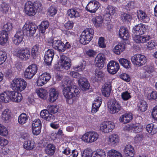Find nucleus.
I'll return each mask as SVG.
<instances>
[{
  "mask_svg": "<svg viewBox=\"0 0 157 157\" xmlns=\"http://www.w3.org/2000/svg\"><path fill=\"white\" fill-rule=\"evenodd\" d=\"M8 39V33L5 31H2L0 36V44L4 45Z\"/></svg>",
  "mask_w": 157,
  "mask_h": 157,
  "instance_id": "obj_38",
  "label": "nucleus"
},
{
  "mask_svg": "<svg viewBox=\"0 0 157 157\" xmlns=\"http://www.w3.org/2000/svg\"><path fill=\"white\" fill-rule=\"evenodd\" d=\"M49 26V24L48 21H43L39 25V30L40 32L42 33H44Z\"/></svg>",
  "mask_w": 157,
  "mask_h": 157,
  "instance_id": "obj_36",
  "label": "nucleus"
},
{
  "mask_svg": "<svg viewBox=\"0 0 157 157\" xmlns=\"http://www.w3.org/2000/svg\"><path fill=\"white\" fill-rule=\"evenodd\" d=\"M37 28V26L32 23L27 24L26 23L22 29L24 34L29 35L30 36H33L35 33Z\"/></svg>",
  "mask_w": 157,
  "mask_h": 157,
  "instance_id": "obj_5",
  "label": "nucleus"
},
{
  "mask_svg": "<svg viewBox=\"0 0 157 157\" xmlns=\"http://www.w3.org/2000/svg\"><path fill=\"white\" fill-rule=\"evenodd\" d=\"M120 16L121 20L123 22H130L132 19V16L126 13H121Z\"/></svg>",
  "mask_w": 157,
  "mask_h": 157,
  "instance_id": "obj_41",
  "label": "nucleus"
},
{
  "mask_svg": "<svg viewBox=\"0 0 157 157\" xmlns=\"http://www.w3.org/2000/svg\"><path fill=\"white\" fill-rule=\"evenodd\" d=\"M12 28V24L10 22H7L3 26V30L2 31L7 32L10 31Z\"/></svg>",
  "mask_w": 157,
  "mask_h": 157,
  "instance_id": "obj_56",
  "label": "nucleus"
},
{
  "mask_svg": "<svg viewBox=\"0 0 157 157\" xmlns=\"http://www.w3.org/2000/svg\"><path fill=\"white\" fill-rule=\"evenodd\" d=\"M24 147L26 149L31 150L35 147L34 142L33 141L28 140L25 141L23 144Z\"/></svg>",
  "mask_w": 157,
  "mask_h": 157,
  "instance_id": "obj_40",
  "label": "nucleus"
},
{
  "mask_svg": "<svg viewBox=\"0 0 157 157\" xmlns=\"http://www.w3.org/2000/svg\"><path fill=\"white\" fill-rule=\"evenodd\" d=\"M41 128L39 127H32V132L33 135L36 136L39 135L40 133Z\"/></svg>",
  "mask_w": 157,
  "mask_h": 157,
  "instance_id": "obj_63",
  "label": "nucleus"
},
{
  "mask_svg": "<svg viewBox=\"0 0 157 157\" xmlns=\"http://www.w3.org/2000/svg\"><path fill=\"white\" fill-rule=\"evenodd\" d=\"M92 21L96 27H99L102 25L103 19L101 16L98 15L93 17Z\"/></svg>",
  "mask_w": 157,
  "mask_h": 157,
  "instance_id": "obj_30",
  "label": "nucleus"
},
{
  "mask_svg": "<svg viewBox=\"0 0 157 157\" xmlns=\"http://www.w3.org/2000/svg\"><path fill=\"white\" fill-rule=\"evenodd\" d=\"M60 64L58 70L63 71L64 69L68 70L71 66V61L69 58L64 55L60 56Z\"/></svg>",
  "mask_w": 157,
  "mask_h": 157,
  "instance_id": "obj_7",
  "label": "nucleus"
},
{
  "mask_svg": "<svg viewBox=\"0 0 157 157\" xmlns=\"http://www.w3.org/2000/svg\"><path fill=\"white\" fill-rule=\"evenodd\" d=\"M9 6L5 2H3L0 6V10L3 13H6L9 10Z\"/></svg>",
  "mask_w": 157,
  "mask_h": 157,
  "instance_id": "obj_55",
  "label": "nucleus"
},
{
  "mask_svg": "<svg viewBox=\"0 0 157 157\" xmlns=\"http://www.w3.org/2000/svg\"><path fill=\"white\" fill-rule=\"evenodd\" d=\"M17 57L22 59L27 60L29 59L31 56V52L30 50L25 48L18 50L17 52Z\"/></svg>",
  "mask_w": 157,
  "mask_h": 157,
  "instance_id": "obj_11",
  "label": "nucleus"
},
{
  "mask_svg": "<svg viewBox=\"0 0 157 157\" xmlns=\"http://www.w3.org/2000/svg\"><path fill=\"white\" fill-rule=\"evenodd\" d=\"M99 2L96 1H90L86 7L87 11L91 13H95L100 7Z\"/></svg>",
  "mask_w": 157,
  "mask_h": 157,
  "instance_id": "obj_12",
  "label": "nucleus"
},
{
  "mask_svg": "<svg viewBox=\"0 0 157 157\" xmlns=\"http://www.w3.org/2000/svg\"><path fill=\"white\" fill-rule=\"evenodd\" d=\"M27 86V82L21 78L14 79L11 84L10 87L15 91H21L25 90Z\"/></svg>",
  "mask_w": 157,
  "mask_h": 157,
  "instance_id": "obj_4",
  "label": "nucleus"
},
{
  "mask_svg": "<svg viewBox=\"0 0 157 157\" xmlns=\"http://www.w3.org/2000/svg\"><path fill=\"white\" fill-rule=\"evenodd\" d=\"M55 149V147L54 144H49L45 148V151L47 154L52 155L54 153Z\"/></svg>",
  "mask_w": 157,
  "mask_h": 157,
  "instance_id": "obj_37",
  "label": "nucleus"
},
{
  "mask_svg": "<svg viewBox=\"0 0 157 157\" xmlns=\"http://www.w3.org/2000/svg\"><path fill=\"white\" fill-rule=\"evenodd\" d=\"M93 29L91 28L86 29L82 32L79 37L80 42L82 44L86 45L92 40L94 36Z\"/></svg>",
  "mask_w": 157,
  "mask_h": 157,
  "instance_id": "obj_3",
  "label": "nucleus"
},
{
  "mask_svg": "<svg viewBox=\"0 0 157 157\" xmlns=\"http://www.w3.org/2000/svg\"><path fill=\"white\" fill-rule=\"evenodd\" d=\"M119 140V137L117 134H113L109 137V142L112 145H115L118 143Z\"/></svg>",
  "mask_w": 157,
  "mask_h": 157,
  "instance_id": "obj_32",
  "label": "nucleus"
},
{
  "mask_svg": "<svg viewBox=\"0 0 157 157\" xmlns=\"http://www.w3.org/2000/svg\"><path fill=\"white\" fill-rule=\"evenodd\" d=\"M2 119L5 123H8L11 118V113L8 109H5L2 114Z\"/></svg>",
  "mask_w": 157,
  "mask_h": 157,
  "instance_id": "obj_23",
  "label": "nucleus"
},
{
  "mask_svg": "<svg viewBox=\"0 0 157 157\" xmlns=\"http://www.w3.org/2000/svg\"><path fill=\"white\" fill-rule=\"evenodd\" d=\"M107 157H122L120 152L114 149L109 150L107 153Z\"/></svg>",
  "mask_w": 157,
  "mask_h": 157,
  "instance_id": "obj_39",
  "label": "nucleus"
},
{
  "mask_svg": "<svg viewBox=\"0 0 157 157\" xmlns=\"http://www.w3.org/2000/svg\"><path fill=\"white\" fill-rule=\"evenodd\" d=\"M67 13L68 16L71 18L77 17L80 16V14L76 10L71 9L69 10Z\"/></svg>",
  "mask_w": 157,
  "mask_h": 157,
  "instance_id": "obj_42",
  "label": "nucleus"
},
{
  "mask_svg": "<svg viewBox=\"0 0 157 157\" xmlns=\"http://www.w3.org/2000/svg\"><path fill=\"white\" fill-rule=\"evenodd\" d=\"M17 91H11V100L13 101L18 102L20 101L22 99L21 94H19L17 92H16Z\"/></svg>",
  "mask_w": 157,
  "mask_h": 157,
  "instance_id": "obj_35",
  "label": "nucleus"
},
{
  "mask_svg": "<svg viewBox=\"0 0 157 157\" xmlns=\"http://www.w3.org/2000/svg\"><path fill=\"white\" fill-rule=\"evenodd\" d=\"M132 63L138 67L144 65L146 62V59L144 56L140 54L135 55L131 58Z\"/></svg>",
  "mask_w": 157,
  "mask_h": 157,
  "instance_id": "obj_6",
  "label": "nucleus"
},
{
  "mask_svg": "<svg viewBox=\"0 0 157 157\" xmlns=\"http://www.w3.org/2000/svg\"><path fill=\"white\" fill-rule=\"evenodd\" d=\"M135 8V4L134 2H129L125 5V9L127 10L130 11Z\"/></svg>",
  "mask_w": 157,
  "mask_h": 157,
  "instance_id": "obj_58",
  "label": "nucleus"
},
{
  "mask_svg": "<svg viewBox=\"0 0 157 157\" xmlns=\"http://www.w3.org/2000/svg\"><path fill=\"white\" fill-rule=\"evenodd\" d=\"M82 140L85 142L92 143V138H91L90 132L86 133L82 136Z\"/></svg>",
  "mask_w": 157,
  "mask_h": 157,
  "instance_id": "obj_48",
  "label": "nucleus"
},
{
  "mask_svg": "<svg viewBox=\"0 0 157 157\" xmlns=\"http://www.w3.org/2000/svg\"><path fill=\"white\" fill-rule=\"evenodd\" d=\"M108 107L111 113L114 114L118 112L121 109V107L115 99H111L108 103Z\"/></svg>",
  "mask_w": 157,
  "mask_h": 157,
  "instance_id": "obj_9",
  "label": "nucleus"
},
{
  "mask_svg": "<svg viewBox=\"0 0 157 157\" xmlns=\"http://www.w3.org/2000/svg\"><path fill=\"white\" fill-rule=\"evenodd\" d=\"M36 93L40 98L44 99L47 94V91L43 89L40 88L36 90Z\"/></svg>",
  "mask_w": 157,
  "mask_h": 157,
  "instance_id": "obj_47",
  "label": "nucleus"
},
{
  "mask_svg": "<svg viewBox=\"0 0 157 157\" xmlns=\"http://www.w3.org/2000/svg\"><path fill=\"white\" fill-rule=\"evenodd\" d=\"M39 46L36 44L31 49V56L34 58H36L37 56Z\"/></svg>",
  "mask_w": 157,
  "mask_h": 157,
  "instance_id": "obj_49",
  "label": "nucleus"
},
{
  "mask_svg": "<svg viewBox=\"0 0 157 157\" xmlns=\"http://www.w3.org/2000/svg\"><path fill=\"white\" fill-rule=\"evenodd\" d=\"M119 61L120 64L124 68H128L130 67L131 63L128 59L124 58H121Z\"/></svg>",
  "mask_w": 157,
  "mask_h": 157,
  "instance_id": "obj_43",
  "label": "nucleus"
},
{
  "mask_svg": "<svg viewBox=\"0 0 157 157\" xmlns=\"http://www.w3.org/2000/svg\"><path fill=\"white\" fill-rule=\"evenodd\" d=\"M48 42L52 44V47L54 49L60 52H63L67 49L70 48L71 47L70 44L68 42L64 43L59 40H53L52 38L50 40H48Z\"/></svg>",
  "mask_w": 157,
  "mask_h": 157,
  "instance_id": "obj_2",
  "label": "nucleus"
},
{
  "mask_svg": "<svg viewBox=\"0 0 157 157\" xmlns=\"http://www.w3.org/2000/svg\"><path fill=\"white\" fill-rule=\"evenodd\" d=\"M51 78V76L48 73H44L40 75L38 78L37 81L38 86H41L47 82Z\"/></svg>",
  "mask_w": 157,
  "mask_h": 157,
  "instance_id": "obj_14",
  "label": "nucleus"
},
{
  "mask_svg": "<svg viewBox=\"0 0 157 157\" xmlns=\"http://www.w3.org/2000/svg\"><path fill=\"white\" fill-rule=\"evenodd\" d=\"M85 67V65L81 63L77 66L73 67L74 69L76 71H80L84 70Z\"/></svg>",
  "mask_w": 157,
  "mask_h": 157,
  "instance_id": "obj_60",
  "label": "nucleus"
},
{
  "mask_svg": "<svg viewBox=\"0 0 157 157\" xmlns=\"http://www.w3.org/2000/svg\"><path fill=\"white\" fill-rule=\"evenodd\" d=\"M134 149L130 145H126L124 149V152L127 157H132L134 155Z\"/></svg>",
  "mask_w": 157,
  "mask_h": 157,
  "instance_id": "obj_33",
  "label": "nucleus"
},
{
  "mask_svg": "<svg viewBox=\"0 0 157 157\" xmlns=\"http://www.w3.org/2000/svg\"><path fill=\"white\" fill-rule=\"evenodd\" d=\"M71 81L68 79L65 80L63 82L62 86L63 94L64 96L67 99L72 98L75 95H77L79 93V89L77 86L71 85Z\"/></svg>",
  "mask_w": 157,
  "mask_h": 157,
  "instance_id": "obj_1",
  "label": "nucleus"
},
{
  "mask_svg": "<svg viewBox=\"0 0 157 157\" xmlns=\"http://www.w3.org/2000/svg\"><path fill=\"white\" fill-rule=\"evenodd\" d=\"M24 33L21 29H19L16 34L13 38L14 43L16 45H19L22 41L23 38Z\"/></svg>",
  "mask_w": 157,
  "mask_h": 157,
  "instance_id": "obj_17",
  "label": "nucleus"
},
{
  "mask_svg": "<svg viewBox=\"0 0 157 157\" xmlns=\"http://www.w3.org/2000/svg\"><path fill=\"white\" fill-rule=\"evenodd\" d=\"M145 31V25L143 24H140L134 26L132 32L135 35L143 34Z\"/></svg>",
  "mask_w": 157,
  "mask_h": 157,
  "instance_id": "obj_18",
  "label": "nucleus"
},
{
  "mask_svg": "<svg viewBox=\"0 0 157 157\" xmlns=\"http://www.w3.org/2000/svg\"><path fill=\"white\" fill-rule=\"evenodd\" d=\"M8 134V131L6 127L0 124V135L3 136H6Z\"/></svg>",
  "mask_w": 157,
  "mask_h": 157,
  "instance_id": "obj_53",
  "label": "nucleus"
},
{
  "mask_svg": "<svg viewBox=\"0 0 157 157\" xmlns=\"http://www.w3.org/2000/svg\"><path fill=\"white\" fill-rule=\"evenodd\" d=\"M36 66L33 64L29 66L25 70L24 72V77L29 79L32 78L37 71Z\"/></svg>",
  "mask_w": 157,
  "mask_h": 157,
  "instance_id": "obj_8",
  "label": "nucleus"
},
{
  "mask_svg": "<svg viewBox=\"0 0 157 157\" xmlns=\"http://www.w3.org/2000/svg\"><path fill=\"white\" fill-rule=\"evenodd\" d=\"M119 68V65L117 62L111 61L107 65L108 71L111 74H115Z\"/></svg>",
  "mask_w": 157,
  "mask_h": 157,
  "instance_id": "obj_15",
  "label": "nucleus"
},
{
  "mask_svg": "<svg viewBox=\"0 0 157 157\" xmlns=\"http://www.w3.org/2000/svg\"><path fill=\"white\" fill-rule=\"evenodd\" d=\"M105 152L103 150H101L97 152L95 156L93 157H105Z\"/></svg>",
  "mask_w": 157,
  "mask_h": 157,
  "instance_id": "obj_64",
  "label": "nucleus"
},
{
  "mask_svg": "<svg viewBox=\"0 0 157 157\" xmlns=\"http://www.w3.org/2000/svg\"><path fill=\"white\" fill-rule=\"evenodd\" d=\"M146 129L147 132L153 135L157 132V129L154 128V125L153 124H151L147 125L146 127Z\"/></svg>",
  "mask_w": 157,
  "mask_h": 157,
  "instance_id": "obj_44",
  "label": "nucleus"
},
{
  "mask_svg": "<svg viewBox=\"0 0 157 157\" xmlns=\"http://www.w3.org/2000/svg\"><path fill=\"white\" fill-rule=\"evenodd\" d=\"M120 37L124 40H126L129 37V33L127 29L124 27H121L120 29L119 33Z\"/></svg>",
  "mask_w": 157,
  "mask_h": 157,
  "instance_id": "obj_28",
  "label": "nucleus"
},
{
  "mask_svg": "<svg viewBox=\"0 0 157 157\" xmlns=\"http://www.w3.org/2000/svg\"><path fill=\"white\" fill-rule=\"evenodd\" d=\"M11 91H6L0 95V99L5 103L8 102L11 100Z\"/></svg>",
  "mask_w": 157,
  "mask_h": 157,
  "instance_id": "obj_29",
  "label": "nucleus"
},
{
  "mask_svg": "<svg viewBox=\"0 0 157 157\" xmlns=\"http://www.w3.org/2000/svg\"><path fill=\"white\" fill-rule=\"evenodd\" d=\"M130 93L127 91L123 92L121 94V97L122 99L126 101L131 98V96L130 95Z\"/></svg>",
  "mask_w": 157,
  "mask_h": 157,
  "instance_id": "obj_57",
  "label": "nucleus"
},
{
  "mask_svg": "<svg viewBox=\"0 0 157 157\" xmlns=\"http://www.w3.org/2000/svg\"><path fill=\"white\" fill-rule=\"evenodd\" d=\"M40 115L42 118L47 121H51L54 119V116L49 113L48 109L42 110Z\"/></svg>",
  "mask_w": 157,
  "mask_h": 157,
  "instance_id": "obj_22",
  "label": "nucleus"
},
{
  "mask_svg": "<svg viewBox=\"0 0 157 157\" xmlns=\"http://www.w3.org/2000/svg\"><path fill=\"white\" fill-rule=\"evenodd\" d=\"M138 110L143 112L145 111L147 109V104L145 101L142 100L140 101V103L138 105Z\"/></svg>",
  "mask_w": 157,
  "mask_h": 157,
  "instance_id": "obj_46",
  "label": "nucleus"
},
{
  "mask_svg": "<svg viewBox=\"0 0 157 157\" xmlns=\"http://www.w3.org/2000/svg\"><path fill=\"white\" fill-rule=\"evenodd\" d=\"M105 60L104 55L101 54L98 55L95 59V66L100 69L104 67Z\"/></svg>",
  "mask_w": 157,
  "mask_h": 157,
  "instance_id": "obj_20",
  "label": "nucleus"
},
{
  "mask_svg": "<svg viewBox=\"0 0 157 157\" xmlns=\"http://www.w3.org/2000/svg\"><path fill=\"white\" fill-rule=\"evenodd\" d=\"M126 129L128 130H132L135 133H138L142 131V127L140 125L131 124L127 125L126 126Z\"/></svg>",
  "mask_w": 157,
  "mask_h": 157,
  "instance_id": "obj_31",
  "label": "nucleus"
},
{
  "mask_svg": "<svg viewBox=\"0 0 157 157\" xmlns=\"http://www.w3.org/2000/svg\"><path fill=\"white\" fill-rule=\"evenodd\" d=\"M133 116L131 113H126L121 116L119 118V121L122 123L129 122L132 119Z\"/></svg>",
  "mask_w": 157,
  "mask_h": 157,
  "instance_id": "obj_25",
  "label": "nucleus"
},
{
  "mask_svg": "<svg viewBox=\"0 0 157 157\" xmlns=\"http://www.w3.org/2000/svg\"><path fill=\"white\" fill-rule=\"evenodd\" d=\"M101 98L99 97H97L94 100L92 107V112L94 113L97 112L102 102Z\"/></svg>",
  "mask_w": 157,
  "mask_h": 157,
  "instance_id": "obj_26",
  "label": "nucleus"
},
{
  "mask_svg": "<svg viewBox=\"0 0 157 157\" xmlns=\"http://www.w3.org/2000/svg\"><path fill=\"white\" fill-rule=\"evenodd\" d=\"M157 43L154 40H149V42L147 44V47L150 50L154 49L157 45Z\"/></svg>",
  "mask_w": 157,
  "mask_h": 157,
  "instance_id": "obj_59",
  "label": "nucleus"
},
{
  "mask_svg": "<svg viewBox=\"0 0 157 157\" xmlns=\"http://www.w3.org/2000/svg\"><path fill=\"white\" fill-rule=\"evenodd\" d=\"M92 152L90 149L84 150L82 153V157H92Z\"/></svg>",
  "mask_w": 157,
  "mask_h": 157,
  "instance_id": "obj_61",
  "label": "nucleus"
},
{
  "mask_svg": "<svg viewBox=\"0 0 157 157\" xmlns=\"http://www.w3.org/2000/svg\"><path fill=\"white\" fill-rule=\"evenodd\" d=\"M59 106L56 105H48L47 107V109L50 112L52 113H57L58 110Z\"/></svg>",
  "mask_w": 157,
  "mask_h": 157,
  "instance_id": "obj_50",
  "label": "nucleus"
},
{
  "mask_svg": "<svg viewBox=\"0 0 157 157\" xmlns=\"http://www.w3.org/2000/svg\"><path fill=\"white\" fill-rule=\"evenodd\" d=\"M79 86L81 89L83 91H85L89 89L90 85L87 80L82 77L78 81Z\"/></svg>",
  "mask_w": 157,
  "mask_h": 157,
  "instance_id": "obj_16",
  "label": "nucleus"
},
{
  "mask_svg": "<svg viewBox=\"0 0 157 157\" xmlns=\"http://www.w3.org/2000/svg\"><path fill=\"white\" fill-rule=\"evenodd\" d=\"M106 10L108 13H106V15L109 16V19H110L109 15H113L115 12V10L114 8L111 5H108L106 8Z\"/></svg>",
  "mask_w": 157,
  "mask_h": 157,
  "instance_id": "obj_52",
  "label": "nucleus"
},
{
  "mask_svg": "<svg viewBox=\"0 0 157 157\" xmlns=\"http://www.w3.org/2000/svg\"><path fill=\"white\" fill-rule=\"evenodd\" d=\"M151 39L150 37L149 36H142V35H135L134 37V39L135 42L138 43H144L149 41Z\"/></svg>",
  "mask_w": 157,
  "mask_h": 157,
  "instance_id": "obj_24",
  "label": "nucleus"
},
{
  "mask_svg": "<svg viewBox=\"0 0 157 157\" xmlns=\"http://www.w3.org/2000/svg\"><path fill=\"white\" fill-rule=\"evenodd\" d=\"M125 45L123 43H119L114 47V52L117 55H120L125 49Z\"/></svg>",
  "mask_w": 157,
  "mask_h": 157,
  "instance_id": "obj_34",
  "label": "nucleus"
},
{
  "mask_svg": "<svg viewBox=\"0 0 157 157\" xmlns=\"http://www.w3.org/2000/svg\"><path fill=\"white\" fill-rule=\"evenodd\" d=\"M7 58V55L5 52H0V65L3 63Z\"/></svg>",
  "mask_w": 157,
  "mask_h": 157,
  "instance_id": "obj_54",
  "label": "nucleus"
},
{
  "mask_svg": "<svg viewBox=\"0 0 157 157\" xmlns=\"http://www.w3.org/2000/svg\"><path fill=\"white\" fill-rule=\"evenodd\" d=\"M28 116L25 113H22L19 117L18 121L19 123L23 124L26 123L28 120Z\"/></svg>",
  "mask_w": 157,
  "mask_h": 157,
  "instance_id": "obj_45",
  "label": "nucleus"
},
{
  "mask_svg": "<svg viewBox=\"0 0 157 157\" xmlns=\"http://www.w3.org/2000/svg\"><path fill=\"white\" fill-rule=\"evenodd\" d=\"M137 17L140 21L145 23L148 22L150 18L145 12L139 10L137 11Z\"/></svg>",
  "mask_w": 157,
  "mask_h": 157,
  "instance_id": "obj_19",
  "label": "nucleus"
},
{
  "mask_svg": "<svg viewBox=\"0 0 157 157\" xmlns=\"http://www.w3.org/2000/svg\"><path fill=\"white\" fill-rule=\"evenodd\" d=\"M111 87V84L110 82H108L104 84L101 89L103 95L106 97H108L110 94Z\"/></svg>",
  "mask_w": 157,
  "mask_h": 157,
  "instance_id": "obj_21",
  "label": "nucleus"
},
{
  "mask_svg": "<svg viewBox=\"0 0 157 157\" xmlns=\"http://www.w3.org/2000/svg\"><path fill=\"white\" fill-rule=\"evenodd\" d=\"M114 127L113 123L108 121L102 123L100 125V129L102 132L107 133L111 132Z\"/></svg>",
  "mask_w": 157,
  "mask_h": 157,
  "instance_id": "obj_13",
  "label": "nucleus"
},
{
  "mask_svg": "<svg viewBox=\"0 0 157 157\" xmlns=\"http://www.w3.org/2000/svg\"><path fill=\"white\" fill-rule=\"evenodd\" d=\"M95 78L98 79V80H100L103 78L104 74L100 69H96L95 71Z\"/></svg>",
  "mask_w": 157,
  "mask_h": 157,
  "instance_id": "obj_51",
  "label": "nucleus"
},
{
  "mask_svg": "<svg viewBox=\"0 0 157 157\" xmlns=\"http://www.w3.org/2000/svg\"><path fill=\"white\" fill-rule=\"evenodd\" d=\"M147 98L149 100H154L157 98V92L156 91H152L150 94L147 96Z\"/></svg>",
  "mask_w": 157,
  "mask_h": 157,
  "instance_id": "obj_62",
  "label": "nucleus"
},
{
  "mask_svg": "<svg viewBox=\"0 0 157 157\" xmlns=\"http://www.w3.org/2000/svg\"><path fill=\"white\" fill-rule=\"evenodd\" d=\"M24 9L25 13L30 16H34L36 12L33 4L31 1L26 2L24 6Z\"/></svg>",
  "mask_w": 157,
  "mask_h": 157,
  "instance_id": "obj_10",
  "label": "nucleus"
},
{
  "mask_svg": "<svg viewBox=\"0 0 157 157\" xmlns=\"http://www.w3.org/2000/svg\"><path fill=\"white\" fill-rule=\"evenodd\" d=\"M49 92L50 101L53 102L58 98L59 92L55 88H52L49 90Z\"/></svg>",
  "mask_w": 157,
  "mask_h": 157,
  "instance_id": "obj_27",
  "label": "nucleus"
}]
</instances>
